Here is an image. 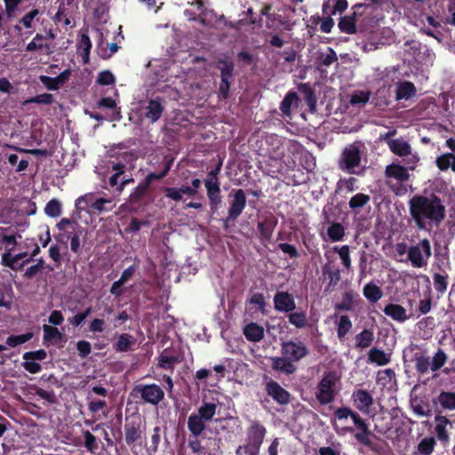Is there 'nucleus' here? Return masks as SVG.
Segmentation results:
<instances>
[{
	"instance_id": "nucleus-30",
	"label": "nucleus",
	"mask_w": 455,
	"mask_h": 455,
	"mask_svg": "<svg viewBox=\"0 0 455 455\" xmlns=\"http://www.w3.org/2000/svg\"><path fill=\"white\" fill-rule=\"evenodd\" d=\"M435 166L438 170L445 172L448 170H452L455 172V155L453 153H445L435 157Z\"/></svg>"
},
{
	"instance_id": "nucleus-32",
	"label": "nucleus",
	"mask_w": 455,
	"mask_h": 455,
	"mask_svg": "<svg viewBox=\"0 0 455 455\" xmlns=\"http://www.w3.org/2000/svg\"><path fill=\"white\" fill-rule=\"evenodd\" d=\"M371 202V196L367 194L357 193L350 197L348 202L349 209L352 212L358 213V212Z\"/></svg>"
},
{
	"instance_id": "nucleus-5",
	"label": "nucleus",
	"mask_w": 455,
	"mask_h": 455,
	"mask_svg": "<svg viewBox=\"0 0 455 455\" xmlns=\"http://www.w3.org/2000/svg\"><path fill=\"white\" fill-rule=\"evenodd\" d=\"M267 427L259 419H249L245 427L244 443L237 446L236 455H259L260 448L267 437Z\"/></svg>"
},
{
	"instance_id": "nucleus-20",
	"label": "nucleus",
	"mask_w": 455,
	"mask_h": 455,
	"mask_svg": "<svg viewBox=\"0 0 455 455\" xmlns=\"http://www.w3.org/2000/svg\"><path fill=\"white\" fill-rule=\"evenodd\" d=\"M338 63V55L331 47H327L326 51H318L315 53V64L316 68L321 71L322 67H331Z\"/></svg>"
},
{
	"instance_id": "nucleus-48",
	"label": "nucleus",
	"mask_w": 455,
	"mask_h": 455,
	"mask_svg": "<svg viewBox=\"0 0 455 455\" xmlns=\"http://www.w3.org/2000/svg\"><path fill=\"white\" fill-rule=\"evenodd\" d=\"M323 273L329 276V284H327L329 288H334L338 285L339 280H341V274L339 268H331L330 266L325 265L323 267Z\"/></svg>"
},
{
	"instance_id": "nucleus-3",
	"label": "nucleus",
	"mask_w": 455,
	"mask_h": 455,
	"mask_svg": "<svg viewBox=\"0 0 455 455\" xmlns=\"http://www.w3.org/2000/svg\"><path fill=\"white\" fill-rule=\"evenodd\" d=\"M307 347L299 339H289L281 343V356L271 357V369L291 375L297 371V363L307 358Z\"/></svg>"
},
{
	"instance_id": "nucleus-24",
	"label": "nucleus",
	"mask_w": 455,
	"mask_h": 455,
	"mask_svg": "<svg viewBox=\"0 0 455 455\" xmlns=\"http://www.w3.org/2000/svg\"><path fill=\"white\" fill-rule=\"evenodd\" d=\"M299 101L300 100L298 97L297 92H288V93L285 94L284 98H283L281 105H279V110H281L283 116L290 117L291 108L292 106L298 107Z\"/></svg>"
},
{
	"instance_id": "nucleus-27",
	"label": "nucleus",
	"mask_w": 455,
	"mask_h": 455,
	"mask_svg": "<svg viewBox=\"0 0 455 455\" xmlns=\"http://www.w3.org/2000/svg\"><path fill=\"white\" fill-rule=\"evenodd\" d=\"M299 92L301 95H303V99L308 107V110H310L311 113L315 112L316 107V98L315 92L312 89L311 85L308 84H300L299 85Z\"/></svg>"
},
{
	"instance_id": "nucleus-19",
	"label": "nucleus",
	"mask_w": 455,
	"mask_h": 455,
	"mask_svg": "<svg viewBox=\"0 0 455 455\" xmlns=\"http://www.w3.org/2000/svg\"><path fill=\"white\" fill-rule=\"evenodd\" d=\"M352 401L357 411L363 414H368L369 410L373 403L371 395L364 389H356L353 391Z\"/></svg>"
},
{
	"instance_id": "nucleus-44",
	"label": "nucleus",
	"mask_w": 455,
	"mask_h": 455,
	"mask_svg": "<svg viewBox=\"0 0 455 455\" xmlns=\"http://www.w3.org/2000/svg\"><path fill=\"white\" fill-rule=\"evenodd\" d=\"M352 326L353 324L351 323L348 315H342L340 318H339L337 328V335L339 340H343L345 339L346 335H347L350 331Z\"/></svg>"
},
{
	"instance_id": "nucleus-23",
	"label": "nucleus",
	"mask_w": 455,
	"mask_h": 455,
	"mask_svg": "<svg viewBox=\"0 0 455 455\" xmlns=\"http://www.w3.org/2000/svg\"><path fill=\"white\" fill-rule=\"evenodd\" d=\"M383 313L387 316H389L393 321L398 323H404L408 320L405 308L398 304L389 303L383 308Z\"/></svg>"
},
{
	"instance_id": "nucleus-18",
	"label": "nucleus",
	"mask_w": 455,
	"mask_h": 455,
	"mask_svg": "<svg viewBox=\"0 0 455 455\" xmlns=\"http://www.w3.org/2000/svg\"><path fill=\"white\" fill-rule=\"evenodd\" d=\"M277 225L278 219L275 215L269 213L264 216L262 221L258 222L259 239L262 242H269Z\"/></svg>"
},
{
	"instance_id": "nucleus-56",
	"label": "nucleus",
	"mask_w": 455,
	"mask_h": 455,
	"mask_svg": "<svg viewBox=\"0 0 455 455\" xmlns=\"http://www.w3.org/2000/svg\"><path fill=\"white\" fill-rule=\"evenodd\" d=\"M45 214L50 218H58L61 214V204L52 199L45 205Z\"/></svg>"
},
{
	"instance_id": "nucleus-8",
	"label": "nucleus",
	"mask_w": 455,
	"mask_h": 455,
	"mask_svg": "<svg viewBox=\"0 0 455 455\" xmlns=\"http://www.w3.org/2000/svg\"><path fill=\"white\" fill-rule=\"evenodd\" d=\"M215 68L220 71V84H219V96L227 100L229 98L230 84L234 81L235 64L232 59L224 57L218 59Z\"/></svg>"
},
{
	"instance_id": "nucleus-43",
	"label": "nucleus",
	"mask_w": 455,
	"mask_h": 455,
	"mask_svg": "<svg viewBox=\"0 0 455 455\" xmlns=\"http://www.w3.org/2000/svg\"><path fill=\"white\" fill-rule=\"evenodd\" d=\"M327 235L332 242L342 241L345 236V228L340 222H333L327 228Z\"/></svg>"
},
{
	"instance_id": "nucleus-57",
	"label": "nucleus",
	"mask_w": 455,
	"mask_h": 455,
	"mask_svg": "<svg viewBox=\"0 0 455 455\" xmlns=\"http://www.w3.org/2000/svg\"><path fill=\"white\" fill-rule=\"evenodd\" d=\"M94 194H84L76 200V209L84 211L91 207V204L94 203Z\"/></svg>"
},
{
	"instance_id": "nucleus-15",
	"label": "nucleus",
	"mask_w": 455,
	"mask_h": 455,
	"mask_svg": "<svg viewBox=\"0 0 455 455\" xmlns=\"http://www.w3.org/2000/svg\"><path fill=\"white\" fill-rule=\"evenodd\" d=\"M266 393L279 405H288L291 400V394L288 390L278 384L277 381L270 379L266 383Z\"/></svg>"
},
{
	"instance_id": "nucleus-17",
	"label": "nucleus",
	"mask_w": 455,
	"mask_h": 455,
	"mask_svg": "<svg viewBox=\"0 0 455 455\" xmlns=\"http://www.w3.org/2000/svg\"><path fill=\"white\" fill-rule=\"evenodd\" d=\"M233 196L230 201L228 214L230 219H237L243 212L246 205V197L244 191L242 188L233 190L229 194V197Z\"/></svg>"
},
{
	"instance_id": "nucleus-16",
	"label": "nucleus",
	"mask_w": 455,
	"mask_h": 455,
	"mask_svg": "<svg viewBox=\"0 0 455 455\" xmlns=\"http://www.w3.org/2000/svg\"><path fill=\"white\" fill-rule=\"evenodd\" d=\"M274 308L277 312H293L296 309V301L292 293L277 291L274 295Z\"/></svg>"
},
{
	"instance_id": "nucleus-13",
	"label": "nucleus",
	"mask_w": 455,
	"mask_h": 455,
	"mask_svg": "<svg viewBox=\"0 0 455 455\" xmlns=\"http://www.w3.org/2000/svg\"><path fill=\"white\" fill-rule=\"evenodd\" d=\"M361 152L357 146L350 145L342 151L339 168L347 173H354V169L360 165Z\"/></svg>"
},
{
	"instance_id": "nucleus-39",
	"label": "nucleus",
	"mask_w": 455,
	"mask_h": 455,
	"mask_svg": "<svg viewBox=\"0 0 455 455\" xmlns=\"http://www.w3.org/2000/svg\"><path fill=\"white\" fill-rule=\"evenodd\" d=\"M207 190L208 201L212 210H215L221 203V190L220 186H204Z\"/></svg>"
},
{
	"instance_id": "nucleus-52",
	"label": "nucleus",
	"mask_w": 455,
	"mask_h": 455,
	"mask_svg": "<svg viewBox=\"0 0 455 455\" xmlns=\"http://www.w3.org/2000/svg\"><path fill=\"white\" fill-rule=\"evenodd\" d=\"M222 163L219 162L217 165H215L214 169L211 170L208 172L206 180H204V187L214 186L220 187L218 175L221 172Z\"/></svg>"
},
{
	"instance_id": "nucleus-51",
	"label": "nucleus",
	"mask_w": 455,
	"mask_h": 455,
	"mask_svg": "<svg viewBox=\"0 0 455 455\" xmlns=\"http://www.w3.org/2000/svg\"><path fill=\"white\" fill-rule=\"evenodd\" d=\"M44 40L45 37L43 35L37 34L35 36L34 39L31 40V42L28 43L27 48H25V50H27L28 52H34L44 48L48 49V44L42 43Z\"/></svg>"
},
{
	"instance_id": "nucleus-28",
	"label": "nucleus",
	"mask_w": 455,
	"mask_h": 455,
	"mask_svg": "<svg viewBox=\"0 0 455 455\" xmlns=\"http://www.w3.org/2000/svg\"><path fill=\"white\" fill-rule=\"evenodd\" d=\"M435 432L437 435L438 440L442 443H447L450 439L448 435L446 427L451 424L450 419L446 418V416L437 415L435 417Z\"/></svg>"
},
{
	"instance_id": "nucleus-4",
	"label": "nucleus",
	"mask_w": 455,
	"mask_h": 455,
	"mask_svg": "<svg viewBox=\"0 0 455 455\" xmlns=\"http://www.w3.org/2000/svg\"><path fill=\"white\" fill-rule=\"evenodd\" d=\"M334 417L338 420H345L348 417L351 418L354 426L359 429V432L354 435L357 443L371 449V451H379V444L372 442V438L377 437L371 433L368 423L361 418L360 414L348 407H341L334 411Z\"/></svg>"
},
{
	"instance_id": "nucleus-61",
	"label": "nucleus",
	"mask_w": 455,
	"mask_h": 455,
	"mask_svg": "<svg viewBox=\"0 0 455 455\" xmlns=\"http://www.w3.org/2000/svg\"><path fill=\"white\" fill-rule=\"evenodd\" d=\"M76 350H78V355L81 359L87 358L92 352L91 342L84 339L79 340L76 342Z\"/></svg>"
},
{
	"instance_id": "nucleus-22",
	"label": "nucleus",
	"mask_w": 455,
	"mask_h": 455,
	"mask_svg": "<svg viewBox=\"0 0 455 455\" xmlns=\"http://www.w3.org/2000/svg\"><path fill=\"white\" fill-rule=\"evenodd\" d=\"M243 335L247 340L254 343L259 342L264 337V328L258 323L251 322L244 325Z\"/></svg>"
},
{
	"instance_id": "nucleus-9",
	"label": "nucleus",
	"mask_w": 455,
	"mask_h": 455,
	"mask_svg": "<svg viewBox=\"0 0 455 455\" xmlns=\"http://www.w3.org/2000/svg\"><path fill=\"white\" fill-rule=\"evenodd\" d=\"M431 255V243L427 238L419 240V243L415 245H410V251L407 254L409 263L415 268L427 267Z\"/></svg>"
},
{
	"instance_id": "nucleus-47",
	"label": "nucleus",
	"mask_w": 455,
	"mask_h": 455,
	"mask_svg": "<svg viewBox=\"0 0 455 455\" xmlns=\"http://www.w3.org/2000/svg\"><path fill=\"white\" fill-rule=\"evenodd\" d=\"M132 337L130 334H120L117 337V341L114 343V349L117 352H129L132 344Z\"/></svg>"
},
{
	"instance_id": "nucleus-29",
	"label": "nucleus",
	"mask_w": 455,
	"mask_h": 455,
	"mask_svg": "<svg viewBox=\"0 0 455 455\" xmlns=\"http://www.w3.org/2000/svg\"><path fill=\"white\" fill-rule=\"evenodd\" d=\"M368 361L378 366H386L390 363V355L379 348L372 347L368 351Z\"/></svg>"
},
{
	"instance_id": "nucleus-25",
	"label": "nucleus",
	"mask_w": 455,
	"mask_h": 455,
	"mask_svg": "<svg viewBox=\"0 0 455 455\" xmlns=\"http://www.w3.org/2000/svg\"><path fill=\"white\" fill-rule=\"evenodd\" d=\"M416 86L410 81L404 80L397 84L396 100H408L416 95Z\"/></svg>"
},
{
	"instance_id": "nucleus-40",
	"label": "nucleus",
	"mask_w": 455,
	"mask_h": 455,
	"mask_svg": "<svg viewBox=\"0 0 455 455\" xmlns=\"http://www.w3.org/2000/svg\"><path fill=\"white\" fill-rule=\"evenodd\" d=\"M438 403L442 409L453 411L455 410V392L443 391L438 395Z\"/></svg>"
},
{
	"instance_id": "nucleus-55",
	"label": "nucleus",
	"mask_w": 455,
	"mask_h": 455,
	"mask_svg": "<svg viewBox=\"0 0 455 455\" xmlns=\"http://www.w3.org/2000/svg\"><path fill=\"white\" fill-rule=\"evenodd\" d=\"M447 362V355L443 351L442 348H439L437 352H435L434 358H432L431 362V371H438Z\"/></svg>"
},
{
	"instance_id": "nucleus-37",
	"label": "nucleus",
	"mask_w": 455,
	"mask_h": 455,
	"mask_svg": "<svg viewBox=\"0 0 455 455\" xmlns=\"http://www.w3.org/2000/svg\"><path fill=\"white\" fill-rule=\"evenodd\" d=\"M288 321L291 325L297 329H304L307 326V315L305 311L289 312Z\"/></svg>"
},
{
	"instance_id": "nucleus-63",
	"label": "nucleus",
	"mask_w": 455,
	"mask_h": 455,
	"mask_svg": "<svg viewBox=\"0 0 455 455\" xmlns=\"http://www.w3.org/2000/svg\"><path fill=\"white\" fill-rule=\"evenodd\" d=\"M23 360H35V361H44L47 357V353L45 349H38L36 351H28L23 354Z\"/></svg>"
},
{
	"instance_id": "nucleus-33",
	"label": "nucleus",
	"mask_w": 455,
	"mask_h": 455,
	"mask_svg": "<svg viewBox=\"0 0 455 455\" xmlns=\"http://www.w3.org/2000/svg\"><path fill=\"white\" fill-rule=\"evenodd\" d=\"M363 293L364 298L371 303L378 302L383 297V291L379 285L370 283L363 286Z\"/></svg>"
},
{
	"instance_id": "nucleus-58",
	"label": "nucleus",
	"mask_w": 455,
	"mask_h": 455,
	"mask_svg": "<svg viewBox=\"0 0 455 455\" xmlns=\"http://www.w3.org/2000/svg\"><path fill=\"white\" fill-rule=\"evenodd\" d=\"M84 438V448L87 449L88 451L94 453L99 446L97 445L96 437L92 435V434L89 430H84L83 432Z\"/></svg>"
},
{
	"instance_id": "nucleus-34",
	"label": "nucleus",
	"mask_w": 455,
	"mask_h": 455,
	"mask_svg": "<svg viewBox=\"0 0 455 455\" xmlns=\"http://www.w3.org/2000/svg\"><path fill=\"white\" fill-rule=\"evenodd\" d=\"M132 182L133 179L125 174L114 172V174L109 177V187L116 188L118 192H121L124 188L125 185Z\"/></svg>"
},
{
	"instance_id": "nucleus-46",
	"label": "nucleus",
	"mask_w": 455,
	"mask_h": 455,
	"mask_svg": "<svg viewBox=\"0 0 455 455\" xmlns=\"http://www.w3.org/2000/svg\"><path fill=\"white\" fill-rule=\"evenodd\" d=\"M54 102V97L51 93H43L36 95L35 97L29 98L24 100L23 105L28 106V104H39V105H52Z\"/></svg>"
},
{
	"instance_id": "nucleus-41",
	"label": "nucleus",
	"mask_w": 455,
	"mask_h": 455,
	"mask_svg": "<svg viewBox=\"0 0 455 455\" xmlns=\"http://www.w3.org/2000/svg\"><path fill=\"white\" fill-rule=\"evenodd\" d=\"M30 262L31 259H27L19 264L18 260L13 259L12 255L10 253V251L2 254V264L15 271L21 269L25 265Z\"/></svg>"
},
{
	"instance_id": "nucleus-62",
	"label": "nucleus",
	"mask_w": 455,
	"mask_h": 455,
	"mask_svg": "<svg viewBox=\"0 0 455 455\" xmlns=\"http://www.w3.org/2000/svg\"><path fill=\"white\" fill-rule=\"evenodd\" d=\"M39 81H41L42 84L50 91H57L63 85L55 79L45 75L39 76Z\"/></svg>"
},
{
	"instance_id": "nucleus-42",
	"label": "nucleus",
	"mask_w": 455,
	"mask_h": 455,
	"mask_svg": "<svg viewBox=\"0 0 455 455\" xmlns=\"http://www.w3.org/2000/svg\"><path fill=\"white\" fill-rule=\"evenodd\" d=\"M432 280H434L435 291H437L438 294L443 295L448 286V274L445 272H443V274L435 273L434 275H432Z\"/></svg>"
},
{
	"instance_id": "nucleus-2",
	"label": "nucleus",
	"mask_w": 455,
	"mask_h": 455,
	"mask_svg": "<svg viewBox=\"0 0 455 455\" xmlns=\"http://www.w3.org/2000/svg\"><path fill=\"white\" fill-rule=\"evenodd\" d=\"M384 4L385 0H364L353 5L352 13L339 18V29L347 35L360 33V27L368 28L372 19L369 17L379 11Z\"/></svg>"
},
{
	"instance_id": "nucleus-1",
	"label": "nucleus",
	"mask_w": 455,
	"mask_h": 455,
	"mask_svg": "<svg viewBox=\"0 0 455 455\" xmlns=\"http://www.w3.org/2000/svg\"><path fill=\"white\" fill-rule=\"evenodd\" d=\"M409 214L416 228L427 231L433 227H439L446 218V207L436 195L427 196L416 194L410 198Z\"/></svg>"
},
{
	"instance_id": "nucleus-31",
	"label": "nucleus",
	"mask_w": 455,
	"mask_h": 455,
	"mask_svg": "<svg viewBox=\"0 0 455 455\" xmlns=\"http://www.w3.org/2000/svg\"><path fill=\"white\" fill-rule=\"evenodd\" d=\"M356 294L353 291L342 293L341 302L335 304L334 309L338 312H350L354 310V299Z\"/></svg>"
},
{
	"instance_id": "nucleus-59",
	"label": "nucleus",
	"mask_w": 455,
	"mask_h": 455,
	"mask_svg": "<svg viewBox=\"0 0 455 455\" xmlns=\"http://www.w3.org/2000/svg\"><path fill=\"white\" fill-rule=\"evenodd\" d=\"M44 331V341L61 339L62 334L55 326L43 325Z\"/></svg>"
},
{
	"instance_id": "nucleus-35",
	"label": "nucleus",
	"mask_w": 455,
	"mask_h": 455,
	"mask_svg": "<svg viewBox=\"0 0 455 455\" xmlns=\"http://www.w3.org/2000/svg\"><path fill=\"white\" fill-rule=\"evenodd\" d=\"M124 435H125V443L128 445H131L136 443L140 439V426L133 423L128 422L124 425Z\"/></svg>"
},
{
	"instance_id": "nucleus-21",
	"label": "nucleus",
	"mask_w": 455,
	"mask_h": 455,
	"mask_svg": "<svg viewBox=\"0 0 455 455\" xmlns=\"http://www.w3.org/2000/svg\"><path fill=\"white\" fill-rule=\"evenodd\" d=\"M384 175L386 178L396 180L401 184L407 182L410 178L408 169L395 163L387 165Z\"/></svg>"
},
{
	"instance_id": "nucleus-7",
	"label": "nucleus",
	"mask_w": 455,
	"mask_h": 455,
	"mask_svg": "<svg viewBox=\"0 0 455 455\" xmlns=\"http://www.w3.org/2000/svg\"><path fill=\"white\" fill-rule=\"evenodd\" d=\"M174 158L170 156L163 157V170L160 172H150L147 175L146 179L141 181L135 189L130 194V202L132 204L140 203L145 195H147L148 189L150 184L155 180H160L166 177L167 173L170 172L171 167L173 164Z\"/></svg>"
},
{
	"instance_id": "nucleus-45",
	"label": "nucleus",
	"mask_w": 455,
	"mask_h": 455,
	"mask_svg": "<svg viewBox=\"0 0 455 455\" xmlns=\"http://www.w3.org/2000/svg\"><path fill=\"white\" fill-rule=\"evenodd\" d=\"M32 337L33 334L30 331L24 334L10 335L7 339H5V343H7V346L10 347H16L21 344L30 341Z\"/></svg>"
},
{
	"instance_id": "nucleus-11",
	"label": "nucleus",
	"mask_w": 455,
	"mask_h": 455,
	"mask_svg": "<svg viewBox=\"0 0 455 455\" xmlns=\"http://www.w3.org/2000/svg\"><path fill=\"white\" fill-rule=\"evenodd\" d=\"M338 378L333 371L323 374L316 386L315 398L320 405H327L333 403L335 398L334 387Z\"/></svg>"
},
{
	"instance_id": "nucleus-60",
	"label": "nucleus",
	"mask_w": 455,
	"mask_h": 455,
	"mask_svg": "<svg viewBox=\"0 0 455 455\" xmlns=\"http://www.w3.org/2000/svg\"><path fill=\"white\" fill-rule=\"evenodd\" d=\"M39 15V10L31 9L28 13L24 14L19 20V24L23 25L25 28H31L33 27V20Z\"/></svg>"
},
{
	"instance_id": "nucleus-49",
	"label": "nucleus",
	"mask_w": 455,
	"mask_h": 455,
	"mask_svg": "<svg viewBox=\"0 0 455 455\" xmlns=\"http://www.w3.org/2000/svg\"><path fill=\"white\" fill-rule=\"evenodd\" d=\"M415 369L416 371L420 374H426L428 369H431V363L429 362L428 356H425L421 354H415Z\"/></svg>"
},
{
	"instance_id": "nucleus-26",
	"label": "nucleus",
	"mask_w": 455,
	"mask_h": 455,
	"mask_svg": "<svg viewBox=\"0 0 455 455\" xmlns=\"http://www.w3.org/2000/svg\"><path fill=\"white\" fill-rule=\"evenodd\" d=\"M389 149L395 156L401 157L409 156L411 154V146L408 141L403 140H390L387 141Z\"/></svg>"
},
{
	"instance_id": "nucleus-14",
	"label": "nucleus",
	"mask_w": 455,
	"mask_h": 455,
	"mask_svg": "<svg viewBox=\"0 0 455 455\" xmlns=\"http://www.w3.org/2000/svg\"><path fill=\"white\" fill-rule=\"evenodd\" d=\"M140 110H142L143 117L150 121L151 124L158 122L165 110L163 98L156 97L148 100L147 105L143 106Z\"/></svg>"
},
{
	"instance_id": "nucleus-53",
	"label": "nucleus",
	"mask_w": 455,
	"mask_h": 455,
	"mask_svg": "<svg viewBox=\"0 0 455 455\" xmlns=\"http://www.w3.org/2000/svg\"><path fill=\"white\" fill-rule=\"evenodd\" d=\"M435 440L434 437H427L420 440L419 451L421 455H431L435 451Z\"/></svg>"
},
{
	"instance_id": "nucleus-54",
	"label": "nucleus",
	"mask_w": 455,
	"mask_h": 455,
	"mask_svg": "<svg viewBox=\"0 0 455 455\" xmlns=\"http://www.w3.org/2000/svg\"><path fill=\"white\" fill-rule=\"evenodd\" d=\"M333 251L338 252L339 257H340L341 264L344 266L345 269L349 270L351 267V259L349 256V246L344 245L340 248L338 246H334Z\"/></svg>"
},
{
	"instance_id": "nucleus-10",
	"label": "nucleus",
	"mask_w": 455,
	"mask_h": 455,
	"mask_svg": "<svg viewBox=\"0 0 455 455\" xmlns=\"http://www.w3.org/2000/svg\"><path fill=\"white\" fill-rule=\"evenodd\" d=\"M130 395L133 398H140L145 403L157 406L164 399L163 388L157 384H139L132 388Z\"/></svg>"
},
{
	"instance_id": "nucleus-64",
	"label": "nucleus",
	"mask_w": 455,
	"mask_h": 455,
	"mask_svg": "<svg viewBox=\"0 0 455 455\" xmlns=\"http://www.w3.org/2000/svg\"><path fill=\"white\" fill-rule=\"evenodd\" d=\"M370 97L371 93L369 92H355L352 94V98H350V104H365L368 102Z\"/></svg>"
},
{
	"instance_id": "nucleus-6",
	"label": "nucleus",
	"mask_w": 455,
	"mask_h": 455,
	"mask_svg": "<svg viewBox=\"0 0 455 455\" xmlns=\"http://www.w3.org/2000/svg\"><path fill=\"white\" fill-rule=\"evenodd\" d=\"M218 405L213 402H202V404L196 408V411L191 413L188 419V429L189 434L195 437H200L207 428V423H210L215 416Z\"/></svg>"
},
{
	"instance_id": "nucleus-50",
	"label": "nucleus",
	"mask_w": 455,
	"mask_h": 455,
	"mask_svg": "<svg viewBox=\"0 0 455 455\" xmlns=\"http://www.w3.org/2000/svg\"><path fill=\"white\" fill-rule=\"evenodd\" d=\"M180 363V359L179 356L162 355L158 359V367L172 371L174 369V363Z\"/></svg>"
},
{
	"instance_id": "nucleus-12",
	"label": "nucleus",
	"mask_w": 455,
	"mask_h": 455,
	"mask_svg": "<svg viewBox=\"0 0 455 455\" xmlns=\"http://www.w3.org/2000/svg\"><path fill=\"white\" fill-rule=\"evenodd\" d=\"M362 37L364 38V51H372L379 49V46L384 44L383 37L379 35V28L377 24V20L373 18L371 19V24L368 28L360 27V32Z\"/></svg>"
},
{
	"instance_id": "nucleus-38",
	"label": "nucleus",
	"mask_w": 455,
	"mask_h": 455,
	"mask_svg": "<svg viewBox=\"0 0 455 455\" xmlns=\"http://www.w3.org/2000/svg\"><path fill=\"white\" fill-rule=\"evenodd\" d=\"M56 227L59 231L62 232L61 234H65V235H74L76 234L73 232L79 227V224L75 220L62 218L59 220Z\"/></svg>"
},
{
	"instance_id": "nucleus-36",
	"label": "nucleus",
	"mask_w": 455,
	"mask_h": 455,
	"mask_svg": "<svg viewBox=\"0 0 455 455\" xmlns=\"http://www.w3.org/2000/svg\"><path fill=\"white\" fill-rule=\"evenodd\" d=\"M372 340V331L364 329L355 335V347L356 348L366 349L371 346Z\"/></svg>"
}]
</instances>
